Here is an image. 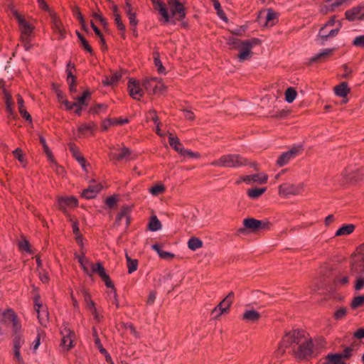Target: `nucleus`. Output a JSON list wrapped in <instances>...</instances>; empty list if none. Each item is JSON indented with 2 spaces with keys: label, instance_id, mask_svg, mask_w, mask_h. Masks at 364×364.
<instances>
[{
  "label": "nucleus",
  "instance_id": "nucleus-20",
  "mask_svg": "<svg viewBox=\"0 0 364 364\" xmlns=\"http://www.w3.org/2000/svg\"><path fill=\"white\" fill-rule=\"evenodd\" d=\"M268 176L264 173L242 176L244 183L247 185L253 183L263 184L267 181Z\"/></svg>",
  "mask_w": 364,
  "mask_h": 364
},
{
  "label": "nucleus",
  "instance_id": "nucleus-54",
  "mask_svg": "<svg viewBox=\"0 0 364 364\" xmlns=\"http://www.w3.org/2000/svg\"><path fill=\"white\" fill-rule=\"evenodd\" d=\"M114 22H115L118 29H119L121 31H124L125 26H124V24L122 23L120 15L116 14L115 16H114Z\"/></svg>",
  "mask_w": 364,
  "mask_h": 364
},
{
  "label": "nucleus",
  "instance_id": "nucleus-36",
  "mask_svg": "<svg viewBox=\"0 0 364 364\" xmlns=\"http://www.w3.org/2000/svg\"><path fill=\"white\" fill-rule=\"evenodd\" d=\"M18 105L19 112L21 114V116L24 117L26 120L31 122V117L29 114V113H28L26 110L24 109L23 100L20 95H18Z\"/></svg>",
  "mask_w": 364,
  "mask_h": 364
},
{
  "label": "nucleus",
  "instance_id": "nucleus-24",
  "mask_svg": "<svg viewBox=\"0 0 364 364\" xmlns=\"http://www.w3.org/2000/svg\"><path fill=\"white\" fill-rule=\"evenodd\" d=\"M155 8L159 11L165 23H169L170 16L165 4L161 0H151Z\"/></svg>",
  "mask_w": 364,
  "mask_h": 364
},
{
  "label": "nucleus",
  "instance_id": "nucleus-56",
  "mask_svg": "<svg viewBox=\"0 0 364 364\" xmlns=\"http://www.w3.org/2000/svg\"><path fill=\"white\" fill-rule=\"evenodd\" d=\"M127 15L128 16L130 25L133 27H136V26L137 25V23H138V21L136 18V14L133 13V14H127ZM133 31L135 33V32H136L135 28H134Z\"/></svg>",
  "mask_w": 364,
  "mask_h": 364
},
{
  "label": "nucleus",
  "instance_id": "nucleus-33",
  "mask_svg": "<svg viewBox=\"0 0 364 364\" xmlns=\"http://www.w3.org/2000/svg\"><path fill=\"white\" fill-rule=\"evenodd\" d=\"M151 248L157 252L161 258L164 259L170 260L174 257L173 254L170 252L161 250V247L156 244L153 245Z\"/></svg>",
  "mask_w": 364,
  "mask_h": 364
},
{
  "label": "nucleus",
  "instance_id": "nucleus-5",
  "mask_svg": "<svg viewBox=\"0 0 364 364\" xmlns=\"http://www.w3.org/2000/svg\"><path fill=\"white\" fill-rule=\"evenodd\" d=\"M38 6L41 9L48 12L51 21H52V28L55 33H57L60 38H63L65 36V31L63 28L61 22L57 15L46 4L45 0H37Z\"/></svg>",
  "mask_w": 364,
  "mask_h": 364
},
{
  "label": "nucleus",
  "instance_id": "nucleus-44",
  "mask_svg": "<svg viewBox=\"0 0 364 364\" xmlns=\"http://www.w3.org/2000/svg\"><path fill=\"white\" fill-rule=\"evenodd\" d=\"M68 83L69 85V88L70 92H77V87L75 85V77L73 75V74L69 72L68 73Z\"/></svg>",
  "mask_w": 364,
  "mask_h": 364
},
{
  "label": "nucleus",
  "instance_id": "nucleus-41",
  "mask_svg": "<svg viewBox=\"0 0 364 364\" xmlns=\"http://www.w3.org/2000/svg\"><path fill=\"white\" fill-rule=\"evenodd\" d=\"M149 228L151 231H157L161 228V222L158 220L156 216L151 218Z\"/></svg>",
  "mask_w": 364,
  "mask_h": 364
},
{
  "label": "nucleus",
  "instance_id": "nucleus-64",
  "mask_svg": "<svg viewBox=\"0 0 364 364\" xmlns=\"http://www.w3.org/2000/svg\"><path fill=\"white\" fill-rule=\"evenodd\" d=\"M94 17L97 19L102 25L105 26L107 24L105 18L100 14H94Z\"/></svg>",
  "mask_w": 364,
  "mask_h": 364
},
{
  "label": "nucleus",
  "instance_id": "nucleus-17",
  "mask_svg": "<svg viewBox=\"0 0 364 364\" xmlns=\"http://www.w3.org/2000/svg\"><path fill=\"white\" fill-rule=\"evenodd\" d=\"M301 146H296L291 149L289 151L283 153L277 160V164L279 166H284L289 163V161L294 158L301 151Z\"/></svg>",
  "mask_w": 364,
  "mask_h": 364
},
{
  "label": "nucleus",
  "instance_id": "nucleus-62",
  "mask_svg": "<svg viewBox=\"0 0 364 364\" xmlns=\"http://www.w3.org/2000/svg\"><path fill=\"white\" fill-rule=\"evenodd\" d=\"M39 277L42 282L46 283L48 281V275L46 272L42 270H39Z\"/></svg>",
  "mask_w": 364,
  "mask_h": 364
},
{
  "label": "nucleus",
  "instance_id": "nucleus-14",
  "mask_svg": "<svg viewBox=\"0 0 364 364\" xmlns=\"http://www.w3.org/2000/svg\"><path fill=\"white\" fill-rule=\"evenodd\" d=\"M102 188L103 186L100 183L92 180L89 186L82 191L81 196L85 199H92L95 198Z\"/></svg>",
  "mask_w": 364,
  "mask_h": 364
},
{
  "label": "nucleus",
  "instance_id": "nucleus-49",
  "mask_svg": "<svg viewBox=\"0 0 364 364\" xmlns=\"http://www.w3.org/2000/svg\"><path fill=\"white\" fill-rule=\"evenodd\" d=\"M352 43L356 47L364 48V35L356 36Z\"/></svg>",
  "mask_w": 364,
  "mask_h": 364
},
{
  "label": "nucleus",
  "instance_id": "nucleus-16",
  "mask_svg": "<svg viewBox=\"0 0 364 364\" xmlns=\"http://www.w3.org/2000/svg\"><path fill=\"white\" fill-rule=\"evenodd\" d=\"M12 14L20 25L23 36V38L28 37L33 31V26L16 10H12Z\"/></svg>",
  "mask_w": 364,
  "mask_h": 364
},
{
  "label": "nucleus",
  "instance_id": "nucleus-6",
  "mask_svg": "<svg viewBox=\"0 0 364 364\" xmlns=\"http://www.w3.org/2000/svg\"><path fill=\"white\" fill-rule=\"evenodd\" d=\"M143 86L149 94L162 93L166 88L161 79L157 77H146L143 80Z\"/></svg>",
  "mask_w": 364,
  "mask_h": 364
},
{
  "label": "nucleus",
  "instance_id": "nucleus-52",
  "mask_svg": "<svg viewBox=\"0 0 364 364\" xmlns=\"http://www.w3.org/2000/svg\"><path fill=\"white\" fill-rule=\"evenodd\" d=\"M14 357L18 364H24V360L21 354V349H13Z\"/></svg>",
  "mask_w": 364,
  "mask_h": 364
},
{
  "label": "nucleus",
  "instance_id": "nucleus-47",
  "mask_svg": "<svg viewBox=\"0 0 364 364\" xmlns=\"http://www.w3.org/2000/svg\"><path fill=\"white\" fill-rule=\"evenodd\" d=\"M24 343V340L21 338L20 334H16L14 338L13 349H21Z\"/></svg>",
  "mask_w": 364,
  "mask_h": 364
},
{
  "label": "nucleus",
  "instance_id": "nucleus-63",
  "mask_svg": "<svg viewBox=\"0 0 364 364\" xmlns=\"http://www.w3.org/2000/svg\"><path fill=\"white\" fill-rule=\"evenodd\" d=\"M41 344V342H40V338L39 336H38L36 340L33 341L32 346H31V349L33 352H36V350L38 348L39 346Z\"/></svg>",
  "mask_w": 364,
  "mask_h": 364
},
{
  "label": "nucleus",
  "instance_id": "nucleus-53",
  "mask_svg": "<svg viewBox=\"0 0 364 364\" xmlns=\"http://www.w3.org/2000/svg\"><path fill=\"white\" fill-rule=\"evenodd\" d=\"M92 129V124H84L79 127L78 132L81 134H85L87 132H90Z\"/></svg>",
  "mask_w": 364,
  "mask_h": 364
},
{
  "label": "nucleus",
  "instance_id": "nucleus-38",
  "mask_svg": "<svg viewBox=\"0 0 364 364\" xmlns=\"http://www.w3.org/2000/svg\"><path fill=\"white\" fill-rule=\"evenodd\" d=\"M125 257L127 262L128 272L129 274H132L137 269L138 261L131 259L127 253H126Z\"/></svg>",
  "mask_w": 364,
  "mask_h": 364
},
{
  "label": "nucleus",
  "instance_id": "nucleus-39",
  "mask_svg": "<svg viewBox=\"0 0 364 364\" xmlns=\"http://www.w3.org/2000/svg\"><path fill=\"white\" fill-rule=\"evenodd\" d=\"M203 246V242L196 237L191 238L188 242V247L191 250H196Z\"/></svg>",
  "mask_w": 364,
  "mask_h": 364
},
{
  "label": "nucleus",
  "instance_id": "nucleus-1",
  "mask_svg": "<svg viewBox=\"0 0 364 364\" xmlns=\"http://www.w3.org/2000/svg\"><path fill=\"white\" fill-rule=\"evenodd\" d=\"M291 347L294 354L304 359L313 353L311 338L303 331L296 330L287 333L282 340L279 348Z\"/></svg>",
  "mask_w": 364,
  "mask_h": 364
},
{
  "label": "nucleus",
  "instance_id": "nucleus-29",
  "mask_svg": "<svg viewBox=\"0 0 364 364\" xmlns=\"http://www.w3.org/2000/svg\"><path fill=\"white\" fill-rule=\"evenodd\" d=\"M259 318V313L253 309L246 310L242 315V319L247 322H255L258 321Z\"/></svg>",
  "mask_w": 364,
  "mask_h": 364
},
{
  "label": "nucleus",
  "instance_id": "nucleus-8",
  "mask_svg": "<svg viewBox=\"0 0 364 364\" xmlns=\"http://www.w3.org/2000/svg\"><path fill=\"white\" fill-rule=\"evenodd\" d=\"M62 336L60 347L63 350L68 351L74 347L73 341L75 338L74 332L65 323L60 329Z\"/></svg>",
  "mask_w": 364,
  "mask_h": 364
},
{
  "label": "nucleus",
  "instance_id": "nucleus-27",
  "mask_svg": "<svg viewBox=\"0 0 364 364\" xmlns=\"http://www.w3.org/2000/svg\"><path fill=\"white\" fill-rule=\"evenodd\" d=\"M361 7H355L346 12V17L350 21L363 20L364 14H360Z\"/></svg>",
  "mask_w": 364,
  "mask_h": 364
},
{
  "label": "nucleus",
  "instance_id": "nucleus-28",
  "mask_svg": "<svg viewBox=\"0 0 364 364\" xmlns=\"http://www.w3.org/2000/svg\"><path fill=\"white\" fill-rule=\"evenodd\" d=\"M69 221L72 223L73 232L75 235V240L80 245H82V237L80 234V229L77 220L74 219L70 215H67Z\"/></svg>",
  "mask_w": 364,
  "mask_h": 364
},
{
  "label": "nucleus",
  "instance_id": "nucleus-59",
  "mask_svg": "<svg viewBox=\"0 0 364 364\" xmlns=\"http://www.w3.org/2000/svg\"><path fill=\"white\" fill-rule=\"evenodd\" d=\"M130 154H131L130 150L128 148L124 147L121 150V153L118 155L117 159H122L127 158L129 156Z\"/></svg>",
  "mask_w": 364,
  "mask_h": 364
},
{
  "label": "nucleus",
  "instance_id": "nucleus-45",
  "mask_svg": "<svg viewBox=\"0 0 364 364\" xmlns=\"http://www.w3.org/2000/svg\"><path fill=\"white\" fill-rule=\"evenodd\" d=\"M100 274L99 276L104 280L105 285L107 287H113L112 283L111 280L109 279L108 275L107 274L105 269H100Z\"/></svg>",
  "mask_w": 364,
  "mask_h": 364
},
{
  "label": "nucleus",
  "instance_id": "nucleus-48",
  "mask_svg": "<svg viewBox=\"0 0 364 364\" xmlns=\"http://www.w3.org/2000/svg\"><path fill=\"white\" fill-rule=\"evenodd\" d=\"M93 336L95 338V344L96 347L98 348V350H100V352L102 354L106 353L107 350L103 348V346L100 341V338H98V336L97 335L96 331L95 329L93 331Z\"/></svg>",
  "mask_w": 364,
  "mask_h": 364
},
{
  "label": "nucleus",
  "instance_id": "nucleus-3",
  "mask_svg": "<svg viewBox=\"0 0 364 364\" xmlns=\"http://www.w3.org/2000/svg\"><path fill=\"white\" fill-rule=\"evenodd\" d=\"M247 161L241 155L237 154H228L220 156L218 160L210 164L218 167L238 168L246 165Z\"/></svg>",
  "mask_w": 364,
  "mask_h": 364
},
{
  "label": "nucleus",
  "instance_id": "nucleus-51",
  "mask_svg": "<svg viewBox=\"0 0 364 364\" xmlns=\"http://www.w3.org/2000/svg\"><path fill=\"white\" fill-rule=\"evenodd\" d=\"M347 313V310L345 308H339L337 309L334 314V317L336 319L339 320L343 318Z\"/></svg>",
  "mask_w": 364,
  "mask_h": 364
},
{
  "label": "nucleus",
  "instance_id": "nucleus-15",
  "mask_svg": "<svg viewBox=\"0 0 364 364\" xmlns=\"http://www.w3.org/2000/svg\"><path fill=\"white\" fill-rule=\"evenodd\" d=\"M243 225L246 229L255 232L267 228L269 223L254 218H246L243 221Z\"/></svg>",
  "mask_w": 364,
  "mask_h": 364
},
{
  "label": "nucleus",
  "instance_id": "nucleus-30",
  "mask_svg": "<svg viewBox=\"0 0 364 364\" xmlns=\"http://www.w3.org/2000/svg\"><path fill=\"white\" fill-rule=\"evenodd\" d=\"M334 50V48L322 49L310 59V62H316L320 59L328 58L333 54Z\"/></svg>",
  "mask_w": 364,
  "mask_h": 364
},
{
  "label": "nucleus",
  "instance_id": "nucleus-46",
  "mask_svg": "<svg viewBox=\"0 0 364 364\" xmlns=\"http://www.w3.org/2000/svg\"><path fill=\"white\" fill-rule=\"evenodd\" d=\"M154 65L159 73L163 75L166 74L165 68H164L161 61L159 58L158 55H154Z\"/></svg>",
  "mask_w": 364,
  "mask_h": 364
},
{
  "label": "nucleus",
  "instance_id": "nucleus-42",
  "mask_svg": "<svg viewBox=\"0 0 364 364\" xmlns=\"http://www.w3.org/2000/svg\"><path fill=\"white\" fill-rule=\"evenodd\" d=\"M182 156H183L185 159H198L200 157V155L197 152H193L188 149H183L180 154Z\"/></svg>",
  "mask_w": 364,
  "mask_h": 364
},
{
  "label": "nucleus",
  "instance_id": "nucleus-32",
  "mask_svg": "<svg viewBox=\"0 0 364 364\" xmlns=\"http://www.w3.org/2000/svg\"><path fill=\"white\" fill-rule=\"evenodd\" d=\"M355 230V225L353 224L344 225L341 227L336 232L335 235L338 236H345L351 234Z\"/></svg>",
  "mask_w": 364,
  "mask_h": 364
},
{
  "label": "nucleus",
  "instance_id": "nucleus-9",
  "mask_svg": "<svg viewBox=\"0 0 364 364\" xmlns=\"http://www.w3.org/2000/svg\"><path fill=\"white\" fill-rule=\"evenodd\" d=\"M304 183H284L279 186V194L282 196L289 197L299 194L304 188Z\"/></svg>",
  "mask_w": 364,
  "mask_h": 364
},
{
  "label": "nucleus",
  "instance_id": "nucleus-13",
  "mask_svg": "<svg viewBox=\"0 0 364 364\" xmlns=\"http://www.w3.org/2000/svg\"><path fill=\"white\" fill-rule=\"evenodd\" d=\"M128 90L130 96L137 100H139L144 94L140 82L133 78L129 80Z\"/></svg>",
  "mask_w": 364,
  "mask_h": 364
},
{
  "label": "nucleus",
  "instance_id": "nucleus-57",
  "mask_svg": "<svg viewBox=\"0 0 364 364\" xmlns=\"http://www.w3.org/2000/svg\"><path fill=\"white\" fill-rule=\"evenodd\" d=\"M364 287V277H359L357 278L355 284V289L357 291H360Z\"/></svg>",
  "mask_w": 364,
  "mask_h": 364
},
{
  "label": "nucleus",
  "instance_id": "nucleus-25",
  "mask_svg": "<svg viewBox=\"0 0 364 364\" xmlns=\"http://www.w3.org/2000/svg\"><path fill=\"white\" fill-rule=\"evenodd\" d=\"M232 302V300L223 299L216 307H215L212 314L216 318H218L222 314L228 311Z\"/></svg>",
  "mask_w": 364,
  "mask_h": 364
},
{
  "label": "nucleus",
  "instance_id": "nucleus-2",
  "mask_svg": "<svg viewBox=\"0 0 364 364\" xmlns=\"http://www.w3.org/2000/svg\"><path fill=\"white\" fill-rule=\"evenodd\" d=\"M342 27L341 21L336 20L335 16L326 22L320 29L318 41L323 44L328 38H333L338 33Z\"/></svg>",
  "mask_w": 364,
  "mask_h": 364
},
{
  "label": "nucleus",
  "instance_id": "nucleus-55",
  "mask_svg": "<svg viewBox=\"0 0 364 364\" xmlns=\"http://www.w3.org/2000/svg\"><path fill=\"white\" fill-rule=\"evenodd\" d=\"M126 220V224L127 225L129 223V216L127 215V210H122L117 216V222L121 223V221L123 219Z\"/></svg>",
  "mask_w": 364,
  "mask_h": 364
},
{
  "label": "nucleus",
  "instance_id": "nucleus-23",
  "mask_svg": "<svg viewBox=\"0 0 364 364\" xmlns=\"http://www.w3.org/2000/svg\"><path fill=\"white\" fill-rule=\"evenodd\" d=\"M350 352V348H346L342 354H329L327 355L328 361L330 364H345L343 359L348 358Z\"/></svg>",
  "mask_w": 364,
  "mask_h": 364
},
{
  "label": "nucleus",
  "instance_id": "nucleus-43",
  "mask_svg": "<svg viewBox=\"0 0 364 364\" xmlns=\"http://www.w3.org/2000/svg\"><path fill=\"white\" fill-rule=\"evenodd\" d=\"M364 304V296H355L350 304V306L352 309H355L360 306Z\"/></svg>",
  "mask_w": 364,
  "mask_h": 364
},
{
  "label": "nucleus",
  "instance_id": "nucleus-50",
  "mask_svg": "<svg viewBox=\"0 0 364 364\" xmlns=\"http://www.w3.org/2000/svg\"><path fill=\"white\" fill-rule=\"evenodd\" d=\"M85 300L87 304V309L90 311V312L95 311L97 309L95 307V303L90 299L89 296L86 294L85 296Z\"/></svg>",
  "mask_w": 364,
  "mask_h": 364
},
{
  "label": "nucleus",
  "instance_id": "nucleus-37",
  "mask_svg": "<svg viewBox=\"0 0 364 364\" xmlns=\"http://www.w3.org/2000/svg\"><path fill=\"white\" fill-rule=\"evenodd\" d=\"M297 96L296 90L292 87H288L285 92V100L288 103H291L296 99Z\"/></svg>",
  "mask_w": 364,
  "mask_h": 364
},
{
  "label": "nucleus",
  "instance_id": "nucleus-4",
  "mask_svg": "<svg viewBox=\"0 0 364 364\" xmlns=\"http://www.w3.org/2000/svg\"><path fill=\"white\" fill-rule=\"evenodd\" d=\"M90 96V92L89 90H85L80 97H73L75 100L74 102L63 100V104L65 106V108L68 110L75 109V113L77 115H80L82 109L87 105V100Z\"/></svg>",
  "mask_w": 364,
  "mask_h": 364
},
{
  "label": "nucleus",
  "instance_id": "nucleus-34",
  "mask_svg": "<svg viewBox=\"0 0 364 364\" xmlns=\"http://www.w3.org/2000/svg\"><path fill=\"white\" fill-rule=\"evenodd\" d=\"M266 191L265 188H253L247 191L248 197L251 199H257Z\"/></svg>",
  "mask_w": 364,
  "mask_h": 364
},
{
  "label": "nucleus",
  "instance_id": "nucleus-7",
  "mask_svg": "<svg viewBox=\"0 0 364 364\" xmlns=\"http://www.w3.org/2000/svg\"><path fill=\"white\" fill-rule=\"evenodd\" d=\"M75 257L77 259L84 272L88 275H91L94 273L99 274L100 272V269H104L100 263L93 264L91 262L85 257L84 252L82 253V255L75 254Z\"/></svg>",
  "mask_w": 364,
  "mask_h": 364
},
{
  "label": "nucleus",
  "instance_id": "nucleus-26",
  "mask_svg": "<svg viewBox=\"0 0 364 364\" xmlns=\"http://www.w3.org/2000/svg\"><path fill=\"white\" fill-rule=\"evenodd\" d=\"M232 302V300L223 299L216 307H215L212 314L216 318H218L222 314L228 311Z\"/></svg>",
  "mask_w": 364,
  "mask_h": 364
},
{
  "label": "nucleus",
  "instance_id": "nucleus-10",
  "mask_svg": "<svg viewBox=\"0 0 364 364\" xmlns=\"http://www.w3.org/2000/svg\"><path fill=\"white\" fill-rule=\"evenodd\" d=\"M168 6L170 11V21L173 18L181 20L186 16V12L183 5L178 0H168Z\"/></svg>",
  "mask_w": 364,
  "mask_h": 364
},
{
  "label": "nucleus",
  "instance_id": "nucleus-21",
  "mask_svg": "<svg viewBox=\"0 0 364 364\" xmlns=\"http://www.w3.org/2000/svg\"><path fill=\"white\" fill-rule=\"evenodd\" d=\"M35 310L38 314V318L42 326H46L48 321V312L46 307H43L41 304L38 302V298L35 299Z\"/></svg>",
  "mask_w": 364,
  "mask_h": 364
},
{
  "label": "nucleus",
  "instance_id": "nucleus-61",
  "mask_svg": "<svg viewBox=\"0 0 364 364\" xmlns=\"http://www.w3.org/2000/svg\"><path fill=\"white\" fill-rule=\"evenodd\" d=\"M117 198L114 196H109L105 200V203L109 207L114 206L117 203Z\"/></svg>",
  "mask_w": 364,
  "mask_h": 364
},
{
  "label": "nucleus",
  "instance_id": "nucleus-11",
  "mask_svg": "<svg viewBox=\"0 0 364 364\" xmlns=\"http://www.w3.org/2000/svg\"><path fill=\"white\" fill-rule=\"evenodd\" d=\"M259 43V40L253 39L252 41H245L240 43V54L238 58L240 61L247 60L251 54L252 48Z\"/></svg>",
  "mask_w": 364,
  "mask_h": 364
},
{
  "label": "nucleus",
  "instance_id": "nucleus-31",
  "mask_svg": "<svg viewBox=\"0 0 364 364\" xmlns=\"http://www.w3.org/2000/svg\"><path fill=\"white\" fill-rule=\"evenodd\" d=\"M334 92L337 96L344 97L349 93L350 89L348 84L343 82L334 87Z\"/></svg>",
  "mask_w": 364,
  "mask_h": 364
},
{
  "label": "nucleus",
  "instance_id": "nucleus-58",
  "mask_svg": "<svg viewBox=\"0 0 364 364\" xmlns=\"http://www.w3.org/2000/svg\"><path fill=\"white\" fill-rule=\"evenodd\" d=\"M14 156L21 162L23 163L24 161L23 155L22 154V151L20 148H17L13 151Z\"/></svg>",
  "mask_w": 364,
  "mask_h": 364
},
{
  "label": "nucleus",
  "instance_id": "nucleus-60",
  "mask_svg": "<svg viewBox=\"0 0 364 364\" xmlns=\"http://www.w3.org/2000/svg\"><path fill=\"white\" fill-rule=\"evenodd\" d=\"M19 247L21 250L31 252V249L29 247L28 242L27 240H22L19 243Z\"/></svg>",
  "mask_w": 364,
  "mask_h": 364
},
{
  "label": "nucleus",
  "instance_id": "nucleus-40",
  "mask_svg": "<svg viewBox=\"0 0 364 364\" xmlns=\"http://www.w3.org/2000/svg\"><path fill=\"white\" fill-rule=\"evenodd\" d=\"M164 191H165V186L161 183H157L156 185L154 186L153 187H151L149 189V193L152 196H159V194L164 193Z\"/></svg>",
  "mask_w": 364,
  "mask_h": 364
},
{
  "label": "nucleus",
  "instance_id": "nucleus-18",
  "mask_svg": "<svg viewBox=\"0 0 364 364\" xmlns=\"http://www.w3.org/2000/svg\"><path fill=\"white\" fill-rule=\"evenodd\" d=\"M347 0H326L320 6V13L325 15L335 11L337 8L343 4Z\"/></svg>",
  "mask_w": 364,
  "mask_h": 364
},
{
  "label": "nucleus",
  "instance_id": "nucleus-22",
  "mask_svg": "<svg viewBox=\"0 0 364 364\" xmlns=\"http://www.w3.org/2000/svg\"><path fill=\"white\" fill-rule=\"evenodd\" d=\"M40 141L43 145V151L48 161L51 163L52 168H55V171L58 173H61L63 168L60 166H58L57 163L55 162L51 151L49 149L48 146L46 144V139L43 136H40Z\"/></svg>",
  "mask_w": 364,
  "mask_h": 364
},
{
  "label": "nucleus",
  "instance_id": "nucleus-19",
  "mask_svg": "<svg viewBox=\"0 0 364 364\" xmlns=\"http://www.w3.org/2000/svg\"><path fill=\"white\" fill-rule=\"evenodd\" d=\"M58 207L66 215H68L67 213V208H73L76 207L78 205L77 200L74 196H62L59 198L58 199Z\"/></svg>",
  "mask_w": 364,
  "mask_h": 364
},
{
  "label": "nucleus",
  "instance_id": "nucleus-35",
  "mask_svg": "<svg viewBox=\"0 0 364 364\" xmlns=\"http://www.w3.org/2000/svg\"><path fill=\"white\" fill-rule=\"evenodd\" d=\"M169 144L179 154L183 150V146L179 141V139L177 137H174L172 134H169L168 136Z\"/></svg>",
  "mask_w": 364,
  "mask_h": 364
},
{
  "label": "nucleus",
  "instance_id": "nucleus-12",
  "mask_svg": "<svg viewBox=\"0 0 364 364\" xmlns=\"http://www.w3.org/2000/svg\"><path fill=\"white\" fill-rule=\"evenodd\" d=\"M277 14L272 9L262 11L258 15V21L265 26H272L275 24Z\"/></svg>",
  "mask_w": 364,
  "mask_h": 364
}]
</instances>
